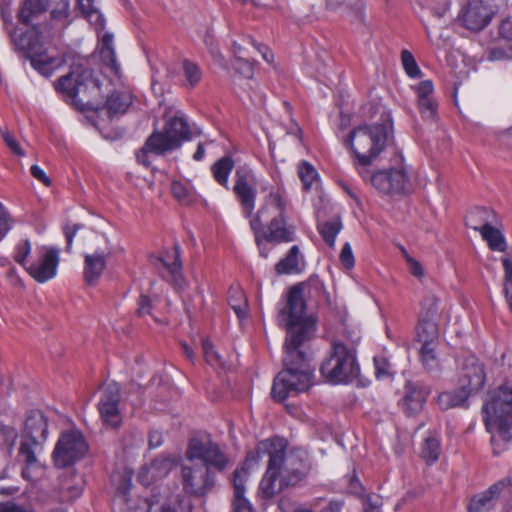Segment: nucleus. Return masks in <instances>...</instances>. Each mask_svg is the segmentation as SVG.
<instances>
[{
    "label": "nucleus",
    "mask_w": 512,
    "mask_h": 512,
    "mask_svg": "<svg viewBox=\"0 0 512 512\" xmlns=\"http://www.w3.org/2000/svg\"><path fill=\"white\" fill-rule=\"evenodd\" d=\"M430 393L431 387L424 382L407 381L399 404L406 415L415 416L422 411Z\"/></svg>",
    "instance_id": "nucleus-19"
},
{
    "label": "nucleus",
    "mask_w": 512,
    "mask_h": 512,
    "mask_svg": "<svg viewBox=\"0 0 512 512\" xmlns=\"http://www.w3.org/2000/svg\"><path fill=\"white\" fill-rule=\"evenodd\" d=\"M496 222V213L486 207H475L466 216V225L481 232V227L491 226Z\"/></svg>",
    "instance_id": "nucleus-26"
},
{
    "label": "nucleus",
    "mask_w": 512,
    "mask_h": 512,
    "mask_svg": "<svg viewBox=\"0 0 512 512\" xmlns=\"http://www.w3.org/2000/svg\"><path fill=\"white\" fill-rule=\"evenodd\" d=\"M177 459L172 454H161L156 457L148 466L143 468L142 473L139 475L140 481L143 480V473L150 476L151 480H159L169 475L172 469L176 466Z\"/></svg>",
    "instance_id": "nucleus-24"
},
{
    "label": "nucleus",
    "mask_w": 512,
    "mask_h": 512,
    "mask_svg": "<svg viewBox=\"0 0 512 512\" xmlns=\"http://www.w3.org/2000/svg\"><path fill=\"white\" fill-rule=\"evenodd\" d=\"M202 348L208 364L217 365L221 363L220 355L215 351L213 344L209 340H203Z\"/></svg>",
    "instance_id": "nucleus-53"
},
{
    "label": "nucleus",
    "mask_w": 512,
    "mask_h": 512,
    "mask_svg": "<svg viewBox=\"0 0 512 512\" xmlns=\"http://www.w3.org/2000/svg\"><path fill=\"white\" fill-rule=\"evenodd\" d=\"M265 211L266 206H261L256 214L249 218L257 246H260L262 241L274 245L294 241L295 226L287 223L285 215L277 214L271 219L267 228L263 229L262 215Z\"/></svg>",
    "instance_id": "nucleus-10"
},
{
    "label": "nucleus",
    "mask_w": 512,
    "mask_h": 512,
    "mask_svg": "<svg viewBox=\"0 0 512 512\" xmlns=\"http://www.w3.org/2000/svg\"><path fill=\"white\" fill-rule=\"evenodd\" d=\"M417 340L424 344H434L439 337V327L436 320L419 318L416 326Z\"/></svg>",
    "instance_id": "nucleus-33"
},
{
    "label": "nucleus",
    "mask_w": 512,
    "mask_h": 512,
    "mask_svg": "<svg viewBox=\"0 0 512 512\" xmlns=\"http://www.w3.org/2000/svg\"><path fill=\"white\" fill-rule=\"evenodd\" d=\"M483 422L487 431L493 434V454L499 456L512 440V382H505L488 393L482 407Z\"/></svg>",
    "instance_id": "nucleus-3"
},
{
    "label": "nucleus",
    "mask_w": 512,
    "mask_h": 512,
    "mask_svg": "<svg viewBox=\"0 0 512 512\" xmlns=\"http://www.w3.org/2000/svg\"><path fill=\"white\" fill-rule=\"evenodd\" d=\"M30 253H31L30 241L28 239L21 240L15 246L13 259L15 260V262H17L19 265H21L22 267H24L26 269V267H28V265H29L27 262V258L30 255Z\"/></svg>",
    "instance_id": "nucleus-48"
},
{
    "label": "nucleus",
    "mask_w": 512,
    "mask_h": 512,
    "mask_svg": "<svg viewBox=\"0 0 512 512\" xmlns=\"http://www.w3.org/2000/svg\"><path fill=\"white\" fill-rule=\"evenodd\" d=\"M469 397L471 396L458 385V388L453 391L439 393L437 403L442 410H448L454 407L464 406Z\"/></svg>",
    "instance_id": "nucleus-30"
},
{
    "label": "nucleus",
    "mask_w": 512,
    "mask_h": 512,
    "mask_svg": "<svg viewBox=\"0 0 512 512\" xmlns=\"http://www.w3.org/2000/svg\"><path fill=\"white\" fill-rule=\"evenodd\" d=\"M43 443H34L33 440L21 438L19 447V456L23 458L25 467L22 469V476L29 478L28 471L38 463L36 457V450L41 447Z\"/></svg>",
    "instance_id": "nucleus-32"
},
{
    "label": "nucleus",
    "mask_w": 512,
    "mask_h": 512,
    "mask_svg": "<svg viewBox=\"0 0 512 512\" xmlns=\"http://www.w3.org/2000/svg\"><path fill=\"white\" fill-rule=\"evenodd\" d=\"M82 227H83L82 224H73V225L65 224L63 226V233H64L65 238H66V248H65L66 252L71 253L73 239H74L76 233Z\"/></svg>",
    "instance_id": "nucleus-56"
},
{
    "label": "nucleus",
    "mask_w": 512,
    "mask_h": 512,
    "mask_svg": "<svg viewBox=\"0 0 512 512\" xmlns=\"http://www.w3.org/2000/svg\"><path fill=\"white\" fill-rule=\"evenodd\" d=\"M152 310V300L147 295H140L138 299V308H137V314L138 316H146L151 315Z\"/></svg>",
    "instance_id": "nucleus-61"
},
{
    "label": "nucleus",
    "mask_w": 512,
    "mask_h": 512,
    "mask_svg": "<svg viewBox=\"0 0 512 512\" xmlns=\"http://www.w3.org/2000/svg\"><path fill=\"white\" fill-rule=\"evenodd\" d=\"M294 286H301V289H302V299L303 301H305L304 299V288L307 287L308 288V292L311 294V293H314L315 295L317 296H320L321 294H327L326 290H325V286H324V283L322 280H320V278L318 276H312L308 279L307 283L304 284V283H298L296 285H293L292 287ZM306 304V302H304ZM304 312H306V309L304 310ZM303 316L305 318H308V316L305 315V313H303ZM309 319H311L314 323L315 321L309 317Z\"/></svg>",
    "instance_id": "nucleus-47"
},
{
    "label": "nucleus",
    "mask_w": 512,
    "mask_h": 512,
    "mask_svg": "<svg viewBox=\"0 0 512 512\" xmlns=\"http://www.w3.org/2000/svg\"><path fill=\"white\" fill-rule=\"evenodd\" d=\"M99 54L102 62L109 67L115 75H118L120 72V64L116 59L113 46V34H103L100 40Z\"/></svg>",
    "instance_id": "nucleus-29"
},
{
    "label": "nucleus",
    "mask_w": 512,
    "mask_h": 512,
    "mask_svg": "<svg viewBox=\"0 0 512 512\" xmlns=\"http://www.w3.org/2000/svg\"><path fill=\"white\" fill-rule=\"evenodd\" d=\"M436 343L424 344L419 350V358L422 366L428 372H435L440 370V360L436 353Z\"/></svg>",
    "instance_id": "nucleus-37"
},
{
    "label": "nucleus",
    "mask_w": 512,
    "mask_h": 512,
    "mask_svg": "<svg viewBox=\"0 0 512 512\" xmlns=\"http://www.w3.org/2000/svg\"><path fill=\"white\" fill-rule=\"evenodd\" d=\"M268 205L274 206L278 210V214L285 215L287 207L286 193L281 188L271 190L265 199V203L262 206L268 207Z\"/></svg>",
    "instance_id": "nucleus-45"
},
{
    "label": "nucleus",
    "mask_w": 512,
    "mask_h": 512,
    "mask_svg": "<svg viewBox=\"0 0 512 512\" xmlns=\"http://www.w3.org/2000/svg\"><path fill=\"white\" fill-rule=\"evenodd\" d=\"M49 2L50 0H24L18 11L19 22L29 25L34 18L47 11Z\"/></svg>",
    "instance_id": "nucleus-28"
},
{
    "label": "nucleus",
    "mask_w": 512,
    "mask_h": 512,
    "mask_svg": "<svg viewBox=\"0 0 512 512\" xmlns=\"http://www.w3.org/2000/svg\"><path fill=\"white\" fill-rule=\"evenodd\" d=\"M490 0H468L461 13L463 27L471 32H480L493 19L495 11Z\"/></svg>",
    "instance_id": "nucleus-17"
},
{
    "label": "nucleus",
    "mask_w": 512,
    "mask_h": 512,
    "mask_svg": "<svg viewBox=\"0 0 512 512\" xmlns=\"http://www.w3.org/2000/svg\"><path fill=\"white\" fill-rule=\"evenodd\" d=\"M72 21V13H63L61 11L50 10L49 19L46 22V27L49 30L62 32L72 23Z\"/></svg>",
    "instance_id": "nucleus-41"
},
{
    "label": "nucleus",
    "mask_w": 512,
    "mask_h": 512,
    "mask_svg": "<svg viewBox=\"0 0 512 512\" xmlns=\"http://www.w3.org/2000/svg\"><path fill=\"white\" fill-rule=\"evenodd\" d=\"M401 62L402 66L404 68V71L410 78H420L422 75V72L413 56V54L404 49L401 52Z\"/></svg>",
    "instance_id": "nucleus-46"
},
{
    "label": "nucleus",
    "mask_w": 512,
    "mask_h": 512,
    "mask_svg": "<svg viewBox=\"0 0 512 512\" xmlns=\"http://www.w3.org/2000/svg\"><path fill=\"white\" fill-rule=\"evenodd\" d=\"M418 107L423 118L434 120L437 116V102L431 97L418 99Z\"/></svg>",
    "instance_id": "nucleus-49"
},
{
    "label": "nucleus",
    "mask_w": 512,
    "mask_h": 512,
    "mask_svg": "<svg viewBox=\"0 0 512 512\" xmlns=\"http://www.w3.org/2000/svg\"><path fill=\"white\" fill-rule=\"evenodd\" d=\"M506 487L505 480L497 481L486 490L473 495L467 506L468 512H489L496 507L501 493Z\"/></svg>",
    "instance_id": "nucleus-20"
},
{
    "label": "nucleus",
    "mask_w": 512,
    "mask_h": 512,
    "mask_svg": "<svg viewBox=\"0 0 512 512\" xmlns=\"http://www.w3.org/2000/svg\"><path fill=\"white\" fill-rule=\"evenodd\" d=\"M59 261V250L56 247L42 246L38 250L37 259L26 267V271L38 283H45L56 276Z\"/></svg>",
    "instance_id": "nucleus-15"
},
{
    "label": "nucleus",
    "mask_w": 512,
    "mask_h": 512,
    "mask_svg": "<svg viewBox=\"0 0 512 512\" xmlns=\"http://www.w3.org/2000/svg\"><path fill=\"white\" fill-rule=\"evenodd\" d=\"M110 255V249H97L93 253H87L84 255L83 277L87 284H96L106 268L107 259Z\"/></svg>",
    "instance_id": "nucleus-22"
},
{
    "label": "nucleus",
    "mask_w": 512,
    "mask_h": 512,
    "mask_svg": "<svg viewBox=\"0 0 512 512\" xmlns=\"http://www.w3.org/2000/svg\"><path fill=\"white\" fill-rule=\"evenodd\" d=\"M235 70L246 79H252L254 76V64L240 56L235 59Z\"/></svg>",
    "instance_id": "nucleus-51"
},
{
    "label": "nucleus",
    "mask_w": 512,
    "mask_h": 512,
    "mask_svg": "<svg viewBox=\"0 0 512 512\" xmlns=\"http://www.w3.org/2000/svg\"><path fill=\"white\" fill-rule=\"evenodd\" d=\"M182 70L185 78V87L193 89L201 82L202 70L195 62L184 59L182 62Z\"/></svg>",
    "instance_id": "nucleus-40"
},
{
    "label": "nucleus",
    "mask_w": 512,
    "mask_h": 512,
    "mask_svg": "<svg viewBox=\"0 0 512 512\" xmlns=\"http://www.w3.org/2000/svg\"><path fill=\"white\" fill-rule=\"evenodd\" d=\"M192 137L190 126L184 116H173L165 122L162 131L154 130L147 138V147L157 156L176 150Z\"/></svg>",
    "instance_id": "nucleus-9"
},
{
    "label": "nucleus",
    "mask_w": 512,
    "mask_h": 512,
    "mask_svg": "<svg viewBox=\"0 0 512 512\" xmlns=\"http://www.w3.org/2000/svg\"><path fill=\"white\" fill-rule=\"evenodd\" d=\"M100 87V81L92 77V73L88 69L80 72L78 69L73 70L60 77L55 84L56 91L80 111H97L99 109L97 102L93 101L87 93L96 96L100 93Z\"/></svg>",
    "instance_id": "nucleus-6"
},
{
    "label": "nucleus",
    "mask_w": 512,
    "mask_h": 512,
    "mask_svg": "<svg viewBox=\"0 0 512 512\" xmlns=\"http://www.w3.org/2000/svg\"><path fill=\"white\" fill-rule=\"evenodd\" d=\"M132 102L133 96L130 92L114 91L108 96L105 107L110 116L122 115L127 112Z\"/></svg>",
    "instance_id": "nucleus-27"
},
{
    "label": "nucleus",
    "mask_w": 512,
    "mask_h": 512,
    "mask_svg": "<svg viewBox=\"0 0 512 512\" xmlns=\"http://www.w3.org/2000/svg\"><path fill=\"white\" fill-rule=\"evenodd\" d=\"M389 182L392 184V193L405 194L411 190V183L405 169H389Z\"/></svg>",
    "instance_id": "nucleus-36"
},
{
    "label": "nucleus",
    "mask_w": 512,
    "mask_h": 512,
    "mask_svg": "<svg viewBox=\"0 0 512 512\" xmlns=\"http://www.w3.org/2000/svg\"><path fill=\"white\" fill-rule=\"evenodd\" d=\"M15 52L30 61L31 66L48 78L62 64L50 53V44L44 34H9Z\"/></svg>",
    "instance_id": "nucleus-8"
},
{
    "label": "nucleus",
    "mask_w": 512,
    "mask_h": 512,
    "mask_svg": "<svg viewBox=\"0 0 512 512\" xmlns=\"http://www.w3.org/2000/svg\"><path fill=\"white\" fill-rule=\"evenodd\" d=\"M340 261L346 269H352L355 265L354 255L350 244L347 242L342 247Z\"/></svg>",
    "instance_id": "nucleus-60"
},
{
    "label": "nucleus",
    "mask_w": 512,
    "mask_h": 512,
    "mask_svg": "<svg viewBox=\"0 0 512 512\" xmlns=\"http://www.w3.org/2000/svg\"><path fill=\"white\" fill-rule=\"evenodd\" d=\"M185 458L201 464L181 466L183 492L192 497H205L216 486V475L223 473L230 464L227 453L209 434H196L188 439Z\"/></svg>",
    "instance_id": "nucleus-2"
},
{
    "label": "nucleus",
    "mask_w": 512,
    "mask_h": 512,
    "mask_svg": "<svg viewBox=\"0 0 512 512\" xmlns=\"http://www.w3.org/2000/svg\"><path fill=\"white\" fill-rule=\"evenodd\" d=\"M0 436L3 441V445L6 446L8 454L11 455L15 442L18 438V432L17 430L8 425H0Z\"/></svg>",
    "instance_id": "nucleus-50"
},
{
    "label": "nucleus",
    "mask_w": 512,
    "mask_h": 512,
    "mask_svg": "<svg viewBox=\"0 0 512 512\" xmlns=\"http://www.w3.org/2000/svg\"><path fill=\"white\" fill-rule=\"evenodd\" d=\"M501 261L505 272L503 294L509 311L512 313V260L505 257Z\"/></svg>",
    "instance_id": "nucleus-44"
},
{
    "label": "nucleus",
    "mask_w": 512,
    "mask_h": 512,
    "mask_svg": "<svg viewBox=\"0 0 512 512\" xmlns=\"http://www.w3.org/2000/svg\"><path fill=\"white\" fill-rule=\"evenodd\" d=\"M365 181H370L373 187L384 194L392 193V184L389 182V171L379 170L374 173L369 171V177Z\"/></svg>",
    "instance_id": "nucleus-43"
},
{
    "label": "nucleus",
    "mask_w": 512,
    "mask_h": 512,
    "mask_svg": "<svg viewBox=\"0 0 512 512\" xmlns=\"http://www.w3.org/2000/svg\"><path fill=\"white\" fill-rule=\"evenodd\" d=\"M300 262L304 264V258L300 254L299 247L297 245H294L288 250L285 257H283L278 263H276L275 272L278 275L298 274L303 270V267H301Z\"/></svg>",
    "instance_id": "nucleus-25"
},
{
    "label": "nucleus",
    "mask_w": 512,
    "mask_h": 512,
    "mask_svg": "<svg viewBox=\"0 0 512 512\" xmlns=\"http://www.w3.org/2000/svg\"><path fill=\"white\" fill-rule=\"evenodd\" d=\"M342 229V222L339 217L319 222L317 224V231L323 238L324 242L330 247L335 246L336 237Z\"/></svg>",
    "instance_id": "nucleus-34"
},
{
    "label": "nucleus",
    "mask_w": 512,
    "mask_h": 512,
    "mask_svg": "<svg viewBox=\"0 0 512 512\" xmlns=\"http://www.w3.org/2000/svg\"><path fill=\"white\" fill-rule=\"evenodd\" d=\"M288 441L284 437L272 436L257 443L255 450L247 453L244 467L247 471L257 465L264 456L268 457L267 469L259 484V495L271 499L277 494V479L280 465L287 453Z\"/></svg>",
    "instance_id": "nucleus-5"
},
{
    "label": "nucleus",
    "mask_w": 512,
    "mask_h": 512,
    "mask_svg": "<svg viewBox=\"0 0 512 512\" xmlns=\"http://www.w3.org/2000/svg\"><path fill=\"white\" fill-rule=\"evenodd\" d=\"M305 303L301 286L291 287L287 303L279 312L286 329L284 342V368L274 378L271 395L283 402L290 395L308 391L314 384V368L306 344L313 338L316 323L303 316Z\"/></svg>",
    "instance_id": "nucleus-1"
},
{
    "label": "nucleus",
    "mask_w": 512,
    "mask_h": 512,
    "mask_svg": "<svg viewBox=\"0 0 512 512\" xmlns=\"http://www.w3.org/2000/svg\"><path fill=\"white\" fill-rule=\"evenodd\" d=\"M348 490L351 494L356 496H362L364 493L365 488L356 476L355 471L348 477Z\"/></svg>",
    "instance_id": "nucleus-62"
},
{
    "label": "nucleus",
    "mask_w": 512,
    "mask_h": 512,
    "mask_svg": "<svg viewBox=\"0 0 512 512\" xmlns=\"http://www.w3.org/2000/svg\"><path fill=\"white\" fill-rule=\"evenodd\" d=\"M434 91L433 83L430 80L421 81L416 87L417 99L431 97Z\"/></svg>",
    "instance_id": "nucleus-64"
},
{
    "label": "nucleus",
    "mask_w": 512,
    "mask_h": 512,
    "mask_svg": "<svg viewBox=\"0 0 512 512\" xmlns=\"http://www.w3.org/2000/svg\"><path fill=\"white\" fill-rule=\"evenodd\" d=\"M512 58V45L507 49L504 46L494 47L489 50L488 59L491 61H498L502 59Z\"/></svg>",
    "instance_id": "nucleus-57"
},
{
    "label": "nucleus",
    "mask_w": 512,
    "mask_h": 512,
    "mask_svg": "<svg viewBox=\"0 0 512 512\" xmlns=\"http://www.w3.org/2000/svg\"><path fill=\"white\" fill-rule=\"evenodd\" d=\"M457 383L470 396L479 393L486 383L484 364L474 355L466 357L460 366Z\"/></svg>",
    "instance_id": "nucleus-14"
},
{
    "label": "nucleus",
    "mask_w": 512,
    "mask_h": 512,
    "mask_svg": "<svg viewBox=\"0 0 512 512\" xmlns=\"http://www.w3.org/2000/svg\"><path fill=\"white\" fill-rule=\"evenodd\" d=\"M480 234L492 251L504 252L506 250L507 244L504 235L493 225L481 227Z\"/></svg>",
    "instance_id": "nucleus-35"
},
{
    "label": "nucleus",
    "mask_w": 512,
    "mask_h": 512,
    "mask_svg": "<svg viewBox=\"0 0 512 512\" xmlns=\"http://www.w3.org/2000/svg\"><path fill=\"white\" fill-rule=\"evenodd\" d=\"M388 129L385 124L363 125L354 128L345 145L354 155V167L363 180L369 177V167L385 149Z\"/></svg>",
    "instance_id": "nucleus-4"
},
{
    "label": "nucleus",
    "mask_w": 512,
    "mask_h": 512,
    "mask_svg": "<svg viewBox=\"0 0 512 512\" xmlns=\"http://www.w3.org/2000/svg\"><path fill=\"white\" fill-rule=\"evenodd\" d=\"M441 454V442L436 436H428L423 443L421 457L427 464H433Z\"/></svg>",
    "instance_id": "nucleus-39"
},
{
    "label": "nucleus",
    "mask_w": 512,
    "mask_h": 512,
    "mask_svg": "<svg viewBox=\"0 0 512 512\" xmlns=\"http://www.w3.org/2000/svg\"><path fill=\"white\" fill-rule=\"evenodd\" d=\"M258 179L248 165L238 166L234 172L232 191L240 204L245 218H251L256 205Z\"/></svg>",
    "instance_id": "nucleus-13"
},
{
    "label": "nucleus",
    "mask_w": 512,
    "mask_h": 512,
    "mask_svg": "<svg viewBox=\"0 0 512 512\" xmlns=\"http://www.w3.org/2000/svg\"><path fill=\"white\" fill-rule=\"evenodd\" d=\"M247 39L249 43L262 55V58L267 63L271 64L274 61V54L268 46L258 43L250 36H248Z\"/></svg>",
    "instance_id": "nucleus-59"
},
{
    "label": "nucleus",
    "mask_w": 512,
    "mask_h": 512,
    "mask_svg": "<svg viewBox=\"0 0 512 512\" xmlns=\"http://www.w3.org/2000/svg\"><path fill=\"white\" fill-rule=\"evenodd\" d=\"M402 252H403V255L405 256L406 262L409 266L410 273L417 278H421L424 275V270H423L421 263L419 261H417L416 259H414L413 257H411L407 253L405 248H402Z\"/></svg>",
    "instance_id": "nucleus-58"
},
{
    "label": "nucleus",
    "mask_w": 512,
    "mask_h": 512,
    "mask_svg": "<svg viewBox=\"0 0 512 512\" xmlns=\"http://www.w3.org/2000/svg\"><path fill=\"white\" fill-rule=\"evenodd\" d=\"M297 172L305 192L310 191L313 183L319 180V174L317 170L308 161H301L298 165Z\"/></svg>",
    "instance_id": "nucleus-38"
},
{
    "label": "nucleus",
    "mask_w": 512,
    "mask_h": 512,
    "mask_svg": "<svg viewBox=\"0 0 512 512\" xmlns=\"http://www.w3.org/2000/svg\"><path fill=\"white\" fill-rule=\"evenodd\" d=\"M312 469L311 459L307 450L293 447L287 451L280 465L277 493L293 487L305 480Z\"/></svg>",
    "instance_id": "nucleus-11"
},
{
    "label": "nucleus",
    "mask_w": 512,
    "mask_h": 512,
    "mask_svg": "<svg viewBox=\"0 0 512 512\" xmlns=\"http://www.w3.org/2000/svg\"><path fill=\"white\" fill-rule=\"evenodd\" d=\"M1 136L5 142V144L9 147V149L16 154L17 156H24L25 152L21 148L18 141L15 139V137L9 132V131H1Z\"/></svg>",
    "instance_id": "nucleus-55"
},
{
    "label": "nucleus",
    "mask_w": 512,
    "mask_h": 512,
    "mask_svg": "<svg viewBox=\"0 0 512 512\" xmlns=\"http://www.w3.org/2000/svg\"><path fill=\"white\" fill-rule=\"evenodd\" d=\"M88 445L84 436L78 430H67L61 433L52 457L55 466L66 468L85 456Z\"/></svg>",
    "instance_id": "nucleus-12"
},
{
    "label": "nucleus",
    "mask_w": 512,
    "mask_h": 512,
    "mask_svg": "<svg viewBox=\"0 0 512 512\" xmlns=\"http://www.w3.org/2000/svg\"><path fill=\"white\" fill-rule=\"evenodd\" d=\"M157 261L161 265V277L173 285L175 289H183L186 282L182 272L180 246L175 244L171 250L161 252L159 257H157Z\"/></svg>",
    "instance_id": "nucleus-18"
},
{
    "label": "nucleus",
    "mask_w": 512,
    "mask_h": 512,
    "mask_svg": "<svg viewBox=\"0 0 512 512\" xmlns=\"http://www.w3.org/2000/svg\"><path fill=\"white\" fill-rule=\"evenodd\" d=\"M62 489L65 490V494L62 495V501H73L80 497L83 491L82 485H72L68 481L63 484Z\"/></svg>",
    "instance_id": "nucleus-54"
},
{
    "label": "nucleus",
    "mask_w": 512,
    "mask_h": 512,
    "mask_svg": "<svg viewBox=\"0 0 512 512\" xmlns=\"http://www.w3.org/2000/svg\"><path fill=\"white\" fill-rule=\"evenodd\" d=\"M233 168L234 160L231 156H224L218 159L211 166V172L214 180L225 189H229V175Z\"/></svg>",
    "instance_id": "nucleus-31"
},
{
    "label": "nucleus",
    "mask_w": 512,
    "mask_h": 512,
    "mask_svg": "<svg viewBox=\"0 0 512 512\" xmlns=\"http://www.w3.org/2000/svg\"><path fill=\"white\" fill-rule=\"evenodd\" d=\"M48 437V420L40 410L28 412L21 438L33 440L34 443H44Z\"/></svg>",
    "instance_id": "nucleus-21"
},
{
    "label": "nucleus",
    "mask_w": 512,
    "mask_h": 512,
    "mask_svg": "<svg viewBox=\"0 0 512 512\" xmlns=\"http://www.w3.org/2000/svg\"><path fill=\"white\" fill-rule=\"evenodd\" d=\"M248 472L244 467L233 473L232 512H255L251 502L245 497V482Z\"/></svg>",
    "instance_id": "nucleus-23"
},
{
    "label": "nucleus",
    "mask_w": 512,
    "mask_h": 512,
    "mask_svg": "<svg viewBox=\"0 0 512 512\" xmlns=\"http://www.w3.org/2000/svg\"><path fill=\"white\" fill-rule=\"evenodd\" d=\"M121 400V389L116 382L104 386L98 402V411L102 421L113 428L120 426L122 417L119 404Z\"/></svg>",
    "instance_id": "nucleus-16"
},
{
    "label": "nucleus",
    "mask_w": 512,
    "mask_h": 512,
    "mask_svg": "<svg viewBox=\"0 0 512 512\" xmlns=\"http://www.w3.org/2000/svg\"><path fill=\"white\" fill-rule=\"evenodd\" d=\"M171 192L179 201H184L188 198L189 192L187 187L180 181H173L171 184Z\"/></svg>",
    "instance_id": "nucleus-63"
},
{
    "label": "nucleus",
    "mask_w": 512,
    "mask_h": 512,
    "mask_svg": "<svg viewBox=\"0 0 512 512\" xmlns=\"http://www.w3.org/2000/svg\"><path fill=\"white\" fill-rule=\"evenodd\" d=\"M439 310V299L432 293H427L421 302L419 318L436 320Z\"/></svg>",
    "instance_id": "nucleus-42"
},
{
    "label": "nucleus",
    "mask_w": 512,
    "mask_h": 512,
    "mask_svg": "<svg viewBox=\"0 0 512 512\" xmlns=\"http://www.w3.org/2000/svg\"><path fill=\"white\" fill-rule=\"evenodd\" d=\"M87 21L92 25L96 32H101L105 28V18L103 14L98 10L94 9L83 15Z\"/></svg>",
    "instance_id": "nucleus-52"
},
{
    "label": "nucleus",
    "mask_w": 512,
    "mask_h": 512,
    "mask_svg": "<svg viewBox=\"0 0 512 512\" xmlns=\"http://www.w3.org/2000/svg\"><path fill=\"white\" fill-rule=\"evenodd\" d=\"M360 340L357 336L350 345L342 341H333L328 357L320 367L322 376L330 383H351L360 373L357 362L355 344Z\"/></svg>",
    "instance_id": "nucleus-7"
}]
</instances>
